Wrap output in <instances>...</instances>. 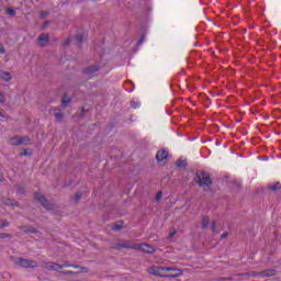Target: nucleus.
<instances>
[{"instance_id":"22","label":"nucleus","mask_w":281,"mask_h":281,"mask_svg":"<svg viewBox=\"0 0 281 281\" xmlns=\"http://www.w3.org/2000/svg\"><path fill=\"white\" fill-rule=\"evenodd\" d=\"M75 38H76L77 43H82V41H83V38H85V35H82V34H77V35L75 36Z\"/></svg>"},{"instance_id":"33","label":"nucleus","mask_w":281,"mask_h":281,"mask_svg":"<svg viewBox=\"0 0 281 281\" xmlns=\"http://www.w3.org/2000/svg\"><path fill=\"white\" fill-rule=\"evenodd\" d=\"M131 106H132V109H137V102L132 101V102H131Z\"/></svg>"},{"instance_id":"35","label":"nucleus","mask_w":281,"mask_h":281,"mask_svg":"<svg viewBox=\"0 0 281 281\" xmlns=\"http://www.w3.org/2000/svg\"><path fill=\"white\" fill-rule=\"evenodd\" d=\"M175 234H177V231H170L169 232V238H172V236H175Z\"/></svg>"},{"instance_id":"11","label":"nucleus","mask_w":281,"mask_h":281,"mask_svg":"<svg viewBox=\"0 0 281 281\" xmlns=\"http://www.w3.org/2000/svg\"><path fill=\"white\" fill-rule=\"evenodd\" d=\"M156 159L159 162L166 161V159H168V150H166V149L158 150L156 154Z\"/></svg>"},{"instance_id":"27","label":"nucleus","mask_w":281,"mask_h":281,"mask_svg":"<svg viewBox=\"0 0 281 281\" xmlns=\"http://www.w3.org/2000/svg\"><path fill=\"white\" fill-rule=\"evenodd\" d=\"M0 238H12V235H8L5 233L0 234Z\"/></svg>"},{"instance_id":"19","label":"nucleus","mask_w":281,"mask_h":281,"mask_svg":"<svg viewBox=\"0 0 281 281\" xmlns=\"http://www.w3.org/2000/svg\"><path fill=\"white\" fill-rule=\"evenodd\" d=\"M69 102H71V100L69 99V97L64 95L61 99V104L63 106H65L66 104H69Z\"/></svg>"},{"instance_id":"26","label":"nucleus","mask_w":281,"mask_h":281,"mask_svg":"<svg viewBox=\"0 0 281 281\" xmlns=\"http://www.w3.org/2000/svg\"><path fill=\"white\" fill-rule=\"evenodd\" d=\"M164 196V192L159 191L156 195V201L159 202L161 201V198Z\"/></svg>"},{"instance_id":"8","label":"nucleus","mask_w":281,"mask_h":281,"mask_svg":"<svg viewBox=\"0 0 281 281\" xmlns=\"http://www.w3.org/2000/svg\"><path fill=\"white\" fill-rule=\"evenodd\" d=\"M37 43L40 47H47V43H49V34L42 33L37 38Z\"/></svg>"},{"instance_id":"24","label":"nucleus","mask_w":281,"mask_h":281,"mask_svg":"<svg viewBox=\"0 0 281 281\" xmlns=\"http://www.w3.org/2000/svg\"><path fill=\"white\" fill-rule=\"evenodd\" d=\"M270 190H281L280 182H277L276 184L271 186Z\"/></svg>"},{"instance_id":"16","label":"nucleus","mask_w":281,"mask_h":281,"mask_svg":"<svg viewBox=\"0 0 281 281\" xmlns=\"http://www.w3.org/2000/svg\"><path fill=\"white\" fill-rule=\"evenodd\" d=\"M207 225H210V217L204 216L202 218V229H206Z\"/></svg>"},{"instance_id":"4","label":"nucleus","mask_w":281,"mask_h":281,"mask_svg":"<svg viewBox=\"0 0 281 281\" xmlns=\"http://www.w3.org/2000/svg\"><path fill=\"white\" fill-rule=\"evenodd\" d=\"M196 183L198 186H200V188H203L205 190V188H210V186L212 184V179L210 178V175H207L206 172H198L196 173Z\"/></svg>"},{"instance_id":"31","label":"nucleus","mask_w":281,"mask_h":281,"mask_svg":"<svg viewBox=\"0 0 281 281\" xmlns=\"http://www.w3.org/2000/svg\"><path fill=\"white\" fill-rule=\"evenodd\" d=\"M112 229H113L114 232H117V231L122 229V226H120V225H114V226L112 227Z\"/></svg>"},{"instance_id":"41","label":"nucleus","mask_w":281,"mask_h":281,"mask_svg":"<svg viewBox=\"0 0 281 281\" xmlns=\"http://www.w3.org/2000/svg\"><path fill=\"white\" fill-rule=\"evenodd\" d=\"M66 45H69V38L66 40Z\"/></svg>"},{"instance_id":"34","label":"nucleus","mask_w":281,"mask_h":281,"mask_svg":"<svg viewBox=\"0 0 281 281\" xmlns=\"http://www.w3.org/2000/svg\"><path fill=\"white\" fill-rule=\"evenodd\" d=\"M45 16H47V11H42V12H41V18H42V19H45Z\"/></svg>"},{"instance_id":"6","label":"nucleus","mask_w":281,"mask_h":281,"mask_svg":"<svg viewBox=\"0 0 281 281\" xmlns=\"http://www.w3.org/2000/svg\"><path fill=\"white\" fill-rule=\"evenodd\" d=\"M34 199L35 201H38V203H41V205H43V207H45V210H55L56 206L54 204H49V202L47 201V199H45V196H43V194L41 193H34Z\"/></svg>"},{"instance_id":"17","label":"nucleus","mask_w":281,"mask_h":281,"mask_svg":"<svg viewBox=\"0 0 281 281\" xmlns=\"http://www.w3.org/2000/svg\"><path fill=\"white\" fill-rule=\"evenodd\" d=\"M4 227H10V222H8V220H0V229Z\"/></svg>"},{"instance_id":"21","label":"nucleus","mask_w":281,"mask_h":281,"mask_svg":"<svg viewBox=\"0 0 281 281\" xmlns=\"http://www.w3.org/2000/svg\"><path fill=\"white\" fill-rule=\"evenodd\" d=\"M61 273H63L64 276H78V273H80V272H75V271H61Z\"/></svg>"},{"instance_id":"25","label":"nucleus","mask_w":281,"mask_h":281,"mask_svg":"<svg viewBox=\"0 0 281 281\" xmlns=\"http://www.w3.org/2000/svg\"><path fill=\"white\" fill-rule=\"evenodd\" d=\"M5 102V94L3 92H0V104H4Z\"/></svg>"},{"instance_id":"3","label":"nucleus","mask_w":281,"mask_h":281,"mask_svg":"<svg viewBox=\"0 0 281 281\" xmlns=\"http://www.w3.org/2000/svg\"><path fill=\"white\" fill-rule=\"evenodd\" d=\"M168 271H172L170 267L151 266L147 268V273H149V276H157L158 278H166Z\"/></svg>"},{"instance_id":"29","label":"nucleus","mask_w":281,"mask_h":281,"mask_svg":"<svg viewBox=\"0 0 281 281\" xmlns=\"http://www.w3.org/2000/svg\"><path fill=\"white\" fill-rule=\"evenodd\" d=\"M81 273H89V268L87 267H81Z\"/></svg>"},{"instance_id":"18","label":"nucleus","mask_w":281,"mask_h":281,"mask_svg":"<svg viewBox=\"0 0 281 281\" xmlns=\"http://www.w3.org/2000/svg\"><path fill=\"white\" fill-rule=\"evenodd\" d=\"M188 162H186V160L183 159H178L176 165L178 166V168H186Z\"/></svg>"},{"instance_id":"37","label":"nucleus","mask_w":281,"mask_h":281,"mask_svg":"<svg viewBox=\"0 0 281 281\" xmlns=\"http://www.w3.org/2000/svg\"><path fill=\"white\" fill-rule=\"evenodd\" d=\"M29 232H32V234H36V228H32Z\"/></svg>"},{"instance_id":"12","label":"nucleus","mask_w":281,"mask_h":281,"mask_svg":"<svg viewBox=\"0 0 281 281\" xmlns=\"http://www.w3.org/2000/svg\"><path fill=\"white\" fill-rule=\"evenodd\" d=\"M0 80H2L3 82H10V80H12V74L5 70H1Z\"/></svg>"},{"instance_id":"30","label":"nucleus","mask_w":281,"mask_h":281,"mask_svg":"<svg viewBox=\"0 0 281 281\" xmlns=\"http://www.w3.org/2000/svg\"><path fill=\"white\" fill-rule=\"evenodd\" d=\"M0 54H5V47L3 44H0Z\"/></svg>"},{"instance_id":"32","label":"nucleus","mask_w":281,"mask_h":281,"mask_svg":"<svg viewBox=\"0 0 281 281\" xmlns=\"http://www.w3.org/2000/svg\"><path fill=\"white\" fill-rule=\"evenodd\" d=\"M60 267H63V269H65V268L72 267V265H70L69 262H65L64 265H60Z\"/></svg>"},{"instance_id":"15","label":"nucleus","mask_w":281,"mask_h":281,"mask_svg":"<svg viewBox=\"0 0 281 281\" xmlns=\"http://www.w3.org/2000/svg\"><path fill=\"white\" fill-rule=\"evenodd\" d=\"M53 111H55L54 115L57 122L63 121V112L60 111V109H54Z\"/></svg>"},{"instance_id":"28","label":"nucleus","mask_w":281,"mask_h":281,"mask_svg":"<svg viewBox=\"0 0 281 281\" xmlns=\"http://www.w3.org/2000/svg\"><path fill=\"white\" fill-rule=\"evenodd\" d=\"M211 229H212V232H216V222L215 221L212 222Z\"/></svg>"},{"instance_id":"39","label":"nucleus","mask_w":281,"mask_h":281,"mask_svg":"<svg viewBox=\"0 0 281 281\" xmlns=\"http://www.w3.org/2000/svg\"><path fill=\"white\" fill-rule=\"evenodd\" d=\"M222 238H227V233L222 234Z\"/></svg>"},{"instance_id":"40","label":"nucleus","mask_w":281,"mask_h":281,"mask_svg":"<svg viewBox=\"0 0 281 281\" xmlns=\"http://www.w3.org/2000/svg\"><path fill=\"white\" fill-rule=\"evenodd\" d=\"M3 175L2 173H0V181H3Z\"/></svg>"},{"instance_id":"23","label":"nucleus","mask_w":281,"mask_h":281,"mask_svg":"<svg viewBox=\"0 0 281 281\" xmlns=\"http://www.w3.org/2000/svg\"><path fill=\"white\" fill-rule=\"evenodd\" d=\"M7 14H10V16H16V11H14V9H7Z\"/></svg>"},{"instance_id":"9","label":"nucleus","mask_w":281,"mask_h":281,"mask_svg":"<svg viewBox=\"0 0 281 281\" xmlns=\"http://www.w3.org/2000/svg\"><path fill=\"white\" fill-rule=\"evenodd\" d=\"M276 270L273 269H268V270H265V271H261V272H255L252 276L256 278L258 276H261V278H271L273 276H276Z\"/></svg>"},{"instance_id":"36","label":"nucleus","mask_w":281,"mask_h":281,"mask_svg":"<svg viewBox=\"0 0 281 281\" xmlns=\"http://www.w3.org/2000/svg\"><path fill=\"white\" fill-rule=\"evenodd\" d=\"M71 267H72V269H81L80 266H78V265H72Z\"/></svg>"},{"instance_id":"2","label":"nucleus","mask_w":281,"mask_h":281,"mask_svg":"<svg viewBox=\"0 0 281 281\" xmlns=\"http://www.w3.org/2000/svg\"><path fill=\"white\" fill-rule=\"evenodd\" d=\"M13 262L18 267H22L23 269H36V267H38V263L36 261L23 259L21 257H14Z\"/></svg>"},{"instance_id":"14","label":"nucleus","mask_w":281,"mask_h":281,"mask_svg":"<svg viewBox=\"0 0 281 281\" xmlns=\"http://www.w3.org/2000/svg\"><path fill=\"white\" fill-rule=\"evenodd\" d=\"M98 66H89L83 69V74H95L98 71Z\"/></svg>"},{"instance_id":"5","label":"nucleus","mask_w":281,"mask_h":281,"mask_svg":"<svg viewBox=\"0 0 281 281\" xmlns=\"http://www.w3.org/2000/svg\"><path fill=\"white\" fill-rule=\"evenodd\" d=\"M30 142L32 140L27 136H13L9 138L8 144H10V146H27Z\"/></svg>"},{"instance_id":"20","label":"nucleus","mask_w":281,"mask_h":281,"mask_svg":"<svg viewBox=\"0 0 281 281\" xmlns=\"http://www.w3.org/2000/svg\"><path fill=\"white\" fill-rule=\"evenodd\" d=\"M24 157H32V149H24V153H21Z\"/></svg>"},{"instance_id":"13","label":"nucleus","mask_w":281,"mask_h":281,"mask_svg":"<svg viewBox=\"0 0 281 281\" xmlns=\"http://www.w3.org/2000/svg\"><path fill=\"white\" fill-rule=\"evenodd\" d=\"M2 202L8 205V206H11V207H14L16 205H19V203L15 201V200H12L10 198H4L2 199Z\"/></svg>"},{"instance_id":"10","label":"nucleus","mask_w":281,"mask_h":281,"mask_svg":"<svg viewBox=\"0 0 281 281\" xmlns=\"http://www.w3.org/2000/svg\"><path fill=\"white\" fill-rule=\"evenodd\" d=\"M183 276V272L177 268H171L168 272H166L165 278H181Z\"/></svg>"},{"instance_id":"38","label":"nucleus","mask_w":281,"mask_h":281,"mask_svg":"<svg viewBox=\"0 0 281 281\" xmlns=\"http://www.w3.org/2000/svg\"><path fill=\"white\" fill-rule=\"evenodd\" d=\"M80 199V193L76 194V201H78Z\"/></svg>"},{"instance_id":"1","label":"nucleus","mask_w":281,"mask_h":281,"mask_svg":"<svg viewBox=\"0 0 281 281\" xmlns=\"http://www.w3.org/2000/svg\"><path fill=\"white\" fill-rule=\"evenodd\" d=\"M121 247L124 249H136L137 251H143L144 254H155V248L148 244H122Z\"/></svg>"},{"instance_id":"42","label":"nucleus","mask_w":281,"mask_h":281,"mask_svg":"<svg viewBox=\"0 0 281 281\" xmlns=\"http://www.w3.org/2000/svg\"><path fill=\"white\" fill-rule=\"evenodd\" d=\"M0 117H5V115H3V113L0 112Z\"/></svg>"},{"instance_id":"7","label":"nucleus","mask_w":281,"mask_h":281,"mask_svg":"<svg viewBox=\"0 0 281 281\" xmlns=\"http://www.w3.org/2000/svg\"><path fill=\"white\" fill-rule=\"evenodd\" d=\"M42 267L44 269H47V271H60V269H63V266H60L59 263L47 261L42 262Z\"/></svg>"}]
</instances>
